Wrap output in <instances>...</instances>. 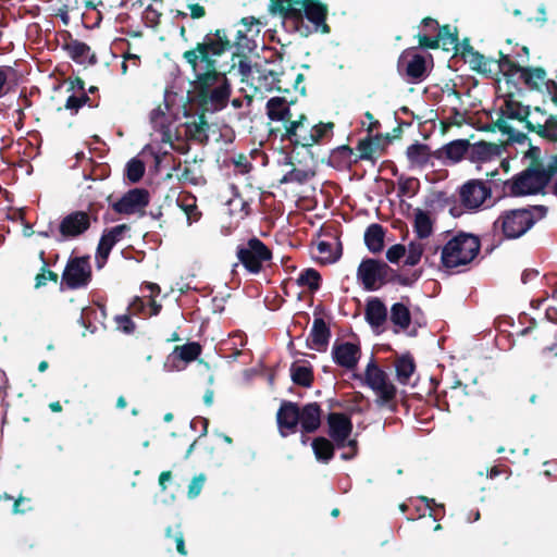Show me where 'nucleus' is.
<instances>
[{"mask_svg": "<svg viewBox=\"0 0 557 557\" xmlns=\"http://www.w3.org/2000/svg\"><path fill=\"white\" fill-rule=\"evenodd\" d=\"M360 356V346L350 342H335L332 347L334 362L348 370H354L357 367Z\"/></svg>", "mask_w": 557, "mask_h": 557, "instance_id": "nucleus-18", "label": "nucleus"}, {"mask_svg": "<svg viewBox=\"0 0 557 557\" xmlns=\"http://www.w3.org/2000/svg\"><path fill=\"white\" fill-rule=\"evenodd\" d=\"M520 81L531 90H540L546 79V71L541 67L520 66Z\"/></svg>", "mask_w": 557, "mask_h": 557, "instance_id": "nucleus-28", "label": "nucleus"}, {"mask_svg": "<svg viewBox=\"0 0 557 557\" xmlns=\"http://www.w3.org/2000/svg\"><path fill=\"white\" fill-rule=\"evenodd\" d=\"M290 377L296 385L310 387L314 379L312 367L299 366L294 362L290 366Z\"/></svg>", "mask_w": 557, "mask_h": 557, "instance_id": "nucleus-43", "label": "nucleus"}, {"mask_svg": "<svg viewBox=\"0 0 557 557\" xmlns=\"http://www.w3.org/2000/svg\"><path fill=\"white\" fill-rule=\"evenodd\" d=\"M414 186H419V181L414 177H405L400 175L398 177V195L399 196H408L410 194L414 195Z\"/></svg>", "mask_w": 557, "mask_h": 557, "instance_id": "nucleus-57", "label": "nucleus"}, {"mask_svg": "<svg viewBox=\"0 0 557 557\" xmlns=\"http://www.w3.org/2000/svg\"><path fill=\"white\" fill-rule=\"evenodd\" d=\"M255 69L257 73H259V79L264 81V86L270 89L276 88L277 90H281L278 72L270 69H261L258 64L255 65Z\"/></svg>", "mask_w": 557, "mask_h": 557, "instance_id": "nucleus-53", "label": "nucleus"}, {"mask_svg": "<svg viewBox=\"0 0 557 557\" xmlns=\"http://www.w3.org/2000/svg\"><path fill=\"white\" fill-rule=\"evenodd\" d=\"M206 475L203 473H200L193 478L188 485V492L187 495L189 498H196L202 491L205 482H206Z\"/></svg>", "mask_w": 557, "mask_h": 557, "instance_id": "nucleus-60", "label": "nucleus"}, {"mask_svg": "<svg viewBox=\"0 0 557 557\" xmlns=\"http://www.w3.org/2000/svg\"><path fill=\"white\" fill-rule=\"evenodd\" d=\"M407 157L410 162L424 166L430 162V158L433 157V153L430 152V148L425 144H413L407 148Z\"/></svg>", "mask_w": 557, "mask_h": 557, "instance_id": "nucleus-45", "label": "nucleus"}, {"mask_svg": "<svg viewBox=\"0 0 557 557\" xmlns=\"http://www.w3.org/2000/svg\"><path fill=\"white\" fill-rule=\"evenodd\" d=\"M406 248L407 252L404 264L408 267L417 265L423 256V245L421 243L410 242Z\"/></svg>", "mask_w": 557, "mask_h": 557, "instance_id": "nucleus-54", "label": "nucleus"}, {"mask_svg": "<svg viewBox=\"0 0 557 557\" xmlns=\"http://www.w3.org/2000/svg\"><path fill=\"white\" fill-rule=\"evenodd\" d=\"M265 110L271 121L283 123V128L293 121L290 103L284 97L270 98L265 103Z\"/></svg>", "mask_w": 557, "mask_h": 557, "instance_id": "nucleus-25", "label": "nucleus"}, {"mask_svg": "<svg viewBox=\"0 0 557 557\" xmlns=\"http://www.w3.org/2000/svg\"><path fill=\"white\" fill-rule=\"evenodd\" d=\"M230 211L232 214H239L240 219L247 218L251 208L247 200H245L238 193L234 195L228 201Z\"/></svg>", "mask_w": 557, "mask_h": 557, "instance_id": "nucleus-51", "label": "nucleus"}, {"mask_svg": "<svg viewBox=\"0 0 557 557\" xmlns=\"http://www.w3.org/2000/svg\"><path fill=\"white\" fill-rule=\"evenodd\" d=\"M406 75L411 82H420L426 73L425 59L421 54H413L405 69Z\"/></svg>", "mask_w": 557, "mask_h": 557, "instance_id": "nucleus-46", "label": "nucleus"}, {"mask_svg": "<svg viewBox=\"0 0 557 557\" xmlns=\"http://www.w3.org/2000/svg\"><path fill=\"white\" fill-rule=\"evenodd\" d=\"M422 275V270L417 269L410 273H399L387 262L381 259L364 258L357 269V280L362 284L366 290H377L386 284H399L401 286H412Z\"/></svg>", "mask_w": 557, "mask_h": 557, "instance_id": "nucleus-3", "label": "nucleus"}, {"mask_svg": "<svg viewBox=\"0 0 557 557\" xmlns=\"http://www.w3.org/2000/svg\"><path fill=\"white\" fill-rule=\"evenodd\" d=\"M381 137V135H376L374 138L367 136L366 138L360 139L357 145L359 153L355 154L354 161L359 162L360 160H368L374 163L375 159L373 158V153L379 146Z\"/></svg>", "mask_w": 557, "mask_h": 557, "instance_id": "nucleus-39", "label": "nucleus"}, {"mask_svg": "<svg viewBox=\"0 0 557 557\" xmlns=\"http://www.w3.org/2000/svg\"><path fill=\"white\" fill-rule=\"evenodd\" d=\"M463 122H465V114L461 113L459 111V109L453 108L451 109V115L449 116V119L447 121H442L441 122L442 129H443V132H445L446 129H448L453 125L461 126L463 124Z\"/></svg>", "mask_w": 557, "mask_h": 557, "instance_id": "nucleus-61", "label": "nucleus"}, {"mask_svg": "<svg viewBox=\"0 0 557 557\" xmlns=\"http://www.w3.org/2000/svg\"><path fill=\"white\" fill-rule=\"evenodd\" d=\"M202 351V347L198 342H189L182 346H175L168 361L172 363V368L181 370L184 367L181 363L187 364L195 361Z\"/></svg>", "mask_w": 557, "mask_h": 557, "instance_id": "nucleus-21", "label": "nucleus"}, {"mask_svg": "<svg viewBox=\"0 0 557 557\" xmlns=\"http://www.w3.org/2000/svg\"><path fill=\"white\" fill-rule=\"evenodd\" d=\"M239 24L243 25L244 29L249 34V33H253L255 35H258L260 33V29H259V25H260V22L258 18H256L255 16H246V17H243L240 21H239Z\"/></svg>", "mask_w": 557, "mask_h": 557, "instance_id": "nucleus-64", "label": "nucleus"}, {"mask_svg": "<svg viewBox=\"0 0 557 557\" xmlns=\"http://www.w3.org/2000/svg\"><path fill=\"white\" fill-rule=\"evenodd\" d=\"M128 230L129 226L127 224H120L104 230L96 251V262L99 269L106 264L112 248L123 238L124 233Z\"/></svg>", "mask_w": 557, "mask_h": 557, "instance_id": "nucleus-17", "label": "nucleus"}, {"mask_svg": "<svg viewBox=\"0 0 557 557\" xmlns=\"http://www.w3.org/2000/svg\"><path fill=\"white\" fill-rule=\"evenodd\" d=\"M322 408L318 403H309L300 407L299 424L301 433L311 434L321 426Z\"/></svg>", "mask_w": 557, "mask_h": 557, "instance_id": "nucleus-22", "label": "nucleus"}, {"mask_svg": "<svg viewBox=\"0 0 557 557\" xmlns=\"http://www.w3.org/2000/svg\"><path fill=\"white\" fill-rule=\"evenodd\" d=\"M530 108L513 100L506 102V116L510 120L524 122L529 132L536 133L541 138L557 143V116L549 115L544 123H533L529 120Z\"/></svg>", "mask_w": 557, "mask_h": 557, "instance_id": "nucleus-8", "label": "nucleus"}, {"mask_svg": "<svg viewBox=\"0 0 557 557\" xmlns=\"http://www.w3.org/2000/svg\"><path fill=\"white\" fill-rule=\"evenodd\" d=\"M394 366L397 381L403 385L408 384L416 370L413 358L409 354L403 355L396 358Z\"/></svg>", "mask_w": 557, "mask_h": 557, "instance_id": "nucleus-37", "label": "nucleus"}, {"mask_svg": "<svg viewBox=\"0 0 557 557\" xmlns=\"http://www.w3.org/2000/svg\"><path fill=\"white\" fill-rule=\"evenodd\" d=\"M413 230L420 239L428 238L433 232V222L429 212L417 209L414 212Z\"/></svg>", "mask_w": 557, "mask_h": 557, "instance_id": "nucleus-42", "label": "nucleus"}, {"mask_svg": "<svg viewBox=\"0 0 557 557\" xmlns=\"http://www.w3.org/2000/svg\"><path fill=\"white\" fill-rule=\"evenodd\" d=\"M231 60L232 64L228 65V63L222 59V62L226 64V70L228 73L232 69L237 66L238 73L242 76V82H247L252 72L250 58L246 54V52L232 51Z\"/></svg>", "mask_w": 557, "mask_h": 557, "instance_id": "nucleus-36", "label": "nucleus"}, {"mask_svg": "<svg viewBox=\"0 0 557 557\" xmlns=\"http://www.w3.org/2000/svg\"><path fill=\"white\" fill-rule=\"evenodd\" d=\"M153 4H149L144 13L143 21L147 27L157 29L161 22V8L163 4V0H152Z\"/></svg>", "mask_w": 557, "mask_h": 557, "instance_id": "nucleus-49", "label": "nucleus"}, {"mask_svg": "<svg viewBox=\"0 0 557 557\" xmlns=\"http://www.w3.org/2000/svg\"><path fill=\"white\" fill-rule=\"evenodd\" d=\"M466 387L460 381H456L448 389L436 391L437 407L447 411L461 407L467 399Z\"/></svg>", "mask_w": 557, "mask_h": 557, "instance_id": "nucleus-19", "label": "nucleus"}, {"mask_svg": "<svg viewBox=\"0 0 557 557\" xmlns=\"http://www.w3.org/2000/svg\"><path fill=\"white\" fill-rule=\"evenodd\" d=\"M480 238L473 234L459 232L441 250L442 267L453 270L471 263L479 255Z\"/></svg>", "mask_w": 557, "mask_h": 557, "instance_id": "nucleus-5", "label": "nucleus"}, {"mask_svg": "<svg viewBox=\"0 0 557 557\" xmlns=\"http://www.w3.org/2000/svg\"><path fill=\"white\" fill-rule=\"evenodd\" d=\"M312 449L315 458L322 462H329L334 457L335 444L325 437H315L312 441Z\"/></svg>", "mask_w": 557, "mask_h": 557, "instance_id": "nucleus-41", "label": "nucleus"}, {"mask_svg": "<svg viewBox=\"0 0 557 557\" xmlns=\"http://www.w3.org/2000/svg\"><path fill=\"white\" fill-rule=\"evenodd\" d=\"M391 321L400 330H407L411 324L409 308L403 302H395L391 308Z\"/></svg>", "mask_w": 557, "mask_h": 557, "instance_id": "nucleus-44", "label": "nucleus"}, {"mask_svg": "<svg viewBox=\"0 0 557 557\" xmlns=\"http://www.w3.org/2000/svg\"><path fill=\"white\" fill-rule=\"evenodd\" d=\"M300 407L298 404L283 400L276 412V423L283 437L294 434L298 430Z\"/></svg>", "mask_w": 557, "mask_h": 557, "instance_id": "nucleus-16", "label": "nucleus"}, {"mask_svg": "<svg viewBox=\"0 0 557 557\" xmlns=\"http://www.w3.org/2000/svg\"><path fill=\"white\" fill-rule=\"evenodd\" d=\"M14 73V69L11 66H0V98L8 92V81L10 74Z\"/></svg>", "mask_w": 557, "mask_h": 557, "instance_id": "nucleus-63", "label": "nucleus"}, {"mask_svg": "<svg viewBox=\"0 0 557 557\" xmlns=\"http://www.w3.org/2000/svg\"><path fill=\"white\" fill-rule=\"evenodd\" d=\"M180 181L187 182L193 186H199L206 184V180L200 171L185 166L180 175Z\"/></svg>", "mask_w": 557, "mask_h": 557, "instance_id": "nucleus-55", "label": "nucleus"}, {"mask_svg": "<svg viewBox=\"0 0 557 557\" xmlns=\"http://www.w3.org/2000/svg\"><path fill=\"white\" fill-rule=\"evenodd\" d=\"M100 209V205L90 202L86 210L72 211L63 216L58 226L60 238L57 240H71L84 235L90 228L92 223H97L99 221Z\"/></svg>", "mask_w": 557, "mask_h": 557, "instance_id": "nucleus-7", "label": "nucleus"}, {"mask_svg": "<svg viewBox=\"0 0 557 557\" xmlns=\"http://www.w3.org/2000/svg\"><path fill=\"white\" fill-rule=\"evenodd\" d=\"M218 32H220L221 34L224 33V36L226 37V39L228 40V44H230L228 49H226L224 51V57L228 52H232L233 48H235V51H239V52H251L255 49V47H256L255 40L248 36V33L244 28L243 29H238L236 32L234 40H232V38L230 37L228 32H227L226 28L210 29L202 37V40L200 42H205L207 37L214 38L213 34H215Z\"/></svg>", "mask_w": 557, "mask_h": 557, "instance_id": "nucleus-20", "label": "nucleus"}, {"mask_svg": "<svg viewBox=\"0 0 557 557\" xmlns=\"http://www.w3.org/2000/svg\"><path fill=\"white\" fill-rule=\"evenodd\" d=\"M418 39L421 48L437 49L442 47L445 51L454 50L455 53L459 51L457 28L451 27L449 24L441 26L433 37L419 34Z\"/></svg>", "mask_w": 557, "mask_h": 557, "instance_id": "nucleus-12", "label": "nucleus"}, {"mask_svg": "<svg viewBox=\"0 0 557 557\" xmlns=\"http://www.w3.org/2000/svg\"><path fill=\"white\" fill-rule=\"evenodd\" d=\"M39 258L42 261V267L40 269V272L37 273V275L35 276V288L37 289L46 286L48 281H51L53 283H57L59 281L58 273L47 269L48 263L46 261L44 250L39 252Z\"/></svg>", "mask_w": 557, "mask_h": 557, "instance_id": "nucleus-50", "label": "nucleus"}, {"mask_svg": "<svg viewBox=\"0 0 557 557\" xmlns=\"http://www.w3.org/2000/svg\"><path fill=\"white\" fill-rule=\"evenodd\" d=\"M297 284L300 287H308L310 292H317L322 282L321 274L313 268H307L300 272Z\"/></svg>", "mask_w": 557, "mask_h": 557, "instance_id": "nucleus-47", "label": "nucleus"}, {"mask_svg": "<svg viewBox=\"0 0 557 557\" xmlns=\"http://www.w3.org/2000/svg\"><path fill=\"white\" fill-rule=\"evenodd\" d=\"M545 206L505 210L493 223V234L485 233L482 239L490 246L488 251L498 247L504 239H517L523 236L536 222L545 216Z\"/></svg>", "mask_w": 557, "mask_h": 557, "instance_id": "nucleus-2", "label": "nucleus"}, {"mask_svg": "<svg viewBox=\"0 0 557 557\" xmlns=\"http://www.w3.org/2000/svg\"><path fill=\"white\" fill-rule=\"evenodd\" d=\"M385 230L381 224L373 223L364 232V244L372 253H379L384 248Z\"/></svg>", "mask_w": 557, "mask_h": 557, "instance_id": "nucleus-32", "label": "nucleus"}, {"mask_svg": "<svg viewBox=\"0 0 557 557\" xmlns=\"http://www.w3.org/2000/svg\"><path fill=\"white\" fill-rule=\"evenodd\" d=\"M205 114L206 113L200 112L198 116V122H195L187 126V131L190 135V138L199 143H207L209 139L208 131L210 126L208 121L206 120Z\"/></svg>", "mask_w": 557, "mask_h": 557, "instance_id": "nucleus-48", "label": "nucleus"}, {"mask_svg": "<svg viewBox=\"0 0 557 557\" xmlns=\"http://www.w3.org/2000/svg\"><path fill=\"white\" fill-rule=\"evenodd\" d=\"M145 163L137 158L131 159L126 164V177L131 183H138L145 174Z\"/></svg>", "mask_w": 557, "mask_h": 557, "instance_id": "nucleus-52", "label": "nucleus"}, {"mask_svg": "<svg viewBox=\"0 0 557 557\" xmlns=\"http://www.w3.org/2000/svg\"><path fill=\"white\" fill-rule=\"evenodd\" d=\"M236 257L247 272L259 274L264 264L272 260L273 253L261 239L253 236L237 245Z\"/></svg>", "mask_w": 557, "mask_h": 557, "instance_id": "nucleus-9", "label": "nucleus"}, {"mask_svg": "<svg viewBox=\"0 0 557 557\" xmlns=\"http://www.w3.org/2000/svg\"><path fill=\"white\" fill-rule=\"evenodd\" d=\"M407 248L403 244H395L386 250V259L388 262L396 264L406 256Z\"/></svg>", "mask_w": 557, "mask_h": 557, "instance_id": "nucleus-59", "label": "nucleus"}, {"mask_svg": "<svg viewBox=\"0 0 557 557\" xmlns=\"http://www.w3.org/2000/svg\"><path fill=\"white\" fill-rule=\"evenodd\" d=\"M296 16L293 27L302 37L310 36L313 32L329 34L330 25L326 23L329 5L320 0H296Z\"/></svg>", "mask_w": 557, "mask_h": 557, "instance_id": "nucleus-4", "label": "nucleus"}, {"mask_svg": "<svg viewBox=\"0 0 557 557\" xmlns=\"http://www.w3.org/2000/svg\"><path fill=\"white\" fill-rule=\"evenodd\" d=\"M205 42H196L183 52L182 59L190 67L194 102L202 113H216L224 110L232 95V84L227 77L226 64L222 62L230 44L224 33L213 34Z\"/></svg>", "mask_w": 557, "mask_h": 557, "instance_id": "nucleus-1", "label": "nucleus"}, {"mask_svg": "<svg viewBox=\"0 0 557 557\" xmlns=\"http://www.w3.org/2000/svg\"><path fill=\"white\" fill-rule=\"evenodd\" d=\"M116 326L125 334H132L135 331V323L128 314H121L115 317Z\"/></svg>", "mask_w": 557, "mask_h": 557, "instance_id": "nucleus-62", "label": "nucleus"}, {"mask_svg": "<svg viewBox=\"0 0 557 557\" xmlns=\"http://www.w3.org/2000/svg\"><path fill=\"white\" fill-rule=\"evenodd\" d=\"M354 377L362 381L370 388L377 384H383L388 379L386 372L376 364L374 359H371L368 363L363 376L361 374H354Z\"/></svg>", "mask_w": 557, "mask_h": 557, "instance_id": "nucleus-35", "label": "nucleus"}, {"mask_svg": "<svg viewBox=\"0 0 557 557\" xmlns=\"http://www.w3.org/2000/svg\"><path fill=\"white\" fill-rule=\"evenodd\" d=\"M327 434L334 442L336 448H345L348 437L352 433V421L343 412H330L327 414Z\"/></svg>", "mask_w": 557, "mask_h": 557, "instance_id": "nucleus-15", "label": "nucleus"}, {"mask_svg": "<svg viewBox=\"0 0 557 557\" xmlns=\"http://www.w3.org/2000/svg\"><path fill=\"white\" fill-rule=\"evenodd\" d=\"M492 196V188L481 180H469L459 188V200L469 210H478Z\"/></svg>", "mask_w": 557, "mask_h": 557, "instance_id": "nucleus-11", "label": "nucleus"}, {"mask_svg": "<svg viewBox=\"0 0 557 557\" xmlns=\"http://www.w3.org/2000/svg\"><path fill=\"white\" fill-rule=\"evenodd\" d=\"M371 389L377 395L375 400L377 406H387L395 410L397 388L393 383L388 381V379L384 381L383 384H377Z\"/></svg>", "mask_w": 557, "mask_h": 557, "instance_id": "nucleus-33", "label": "nucleus"}, {"mask_svg": "<svg viewBox=\"0 0 557 557\" xmlns=\"http://www.w3.org/2000/svg\"><path fill=\"white\" fill-rule=\"evenodd\" d=\"M504 150L503 144L487 143L480 140L470 144L469 160L471 162H487L502 156Z\"/></svg>", "mask_w": 557, "mask_h": 557, "instance_id": "nucleus-23", "label": "nucleus"}, {"mask_svg": "<svg viewBox=\"0 0 557 557\" xmlns=\"http://www.w3.org/2000/svg\"><path fill=\"white\" fill-rule=\"evenodd\" d=\"M331 330L322 318H315L310 331V338L312 341L311 348L318 351H325L330 342Z\"/></svg>", "mask_w": 557, "mask_h": 557, "instance_id": "nucleus-27", "label": "nucleus"}, {"mask_svg": "<svg viewBox=\"0 0 557 557\" xmlns=\"http://www.w3.org/2000/svg\"><path fill=\"white\" fill-rule=\"evenodd\" d=\"M366 321L372 327L382 326L387 320V309L384 302L377 298L373 297L368 299L364 310Z\"/></svg>", "mask_w": 557, "mask_h": 557, "instance_id": "nucleus-26", "label": "nucleus"}, {"mask_svg": "<svg viewBox=\"0 0 557 557\" xmlns=\"http://www.w3.org/2000/svg\"><path fill=\"white\" fill-rule=\"evenodd\" d=\"M308 180V173L305 170L293 168L280 180L281 184L298 183L304 184Z\"/></svg>", "mask_w": 557, "mask_h": 557, "instance_id": "nucleus-58", "label": "nucleus"}, {"mask_svg": "<svg viewBox=\"0 0 557 557\" xmlns=\"http://www.w3.org/2000/svg\"><path fill=\"white\" fill-rule=\"evenodd\" d=\"M354 159V149L348 145H342L331 151L329 164L336 170L350 169L356 163Z\"/></svg>", "mask_w": 557, "mask_h": 557, "instance_id": "nucleus-30", "label": "nucleus"}, {"mask_svg": "<svg viewBox=\"0 0 557 557\" xmlns=\"http://www.w3.org/2000/svg\"><path fill=\"white\" fill-rule=\"evenodd\" d=\"M150 202V194L146 188H132L112 205L119 214L143 212Z\"/></svg>", "mask_w": 557, "mask_h": 557, "instance_id": "nucleus-14", "label": "nucleus"}, {"mask_svg": "<svg viewBox=\"0 0 557 557\" xmlns=\"http://www.w3.org/2000/svg\"><path fill=\"white\" fill-rule=\"evenodd\" d=\"M63 48L76 63H84L87 59H89L90 64H95L97 62L96 55L94 53L90 54V47L78 39L71 38Z\"/></svg>", "mask_w": 557, "mask_h": 557, "instance_id": "nucleus-29", "label": "nucleus"}, {"mask_svg": "<svg viewBox=\"0 0 557 557\" xmlns=\"http://www.w3.org/2000/svg\"><path fill=\"white\" fill-rule=\"evenodd\" d=\"M470 143L468 139H456L433 152V157L438 160H449L453 163L461 161L465 156L469 157Z\"/></svg>", "mask_w": 557, "mask_h": 557, "instance_id": "nucleus-24", "label": "nucleus"}, {"mask_svg": "<svg viewBox=\"0 0 557 557\" xmlns=\"http://www.w3.org/2000/svg\"><path fill=\"white\" fill-rule=\"evenodd\" d=\"M498 57L499 58L495 60V65L493 66V74H498L502 72L505 78L509 82L515 75L518 74L521 65L512 61L510 55L504 53L503 51L498 52Z\"/></svg>", "mask_w": 557, "mask_h": 557, "instance_id": "nucleus-38", "label": "nucleus"}, {"mask_svg": "<svg viewBox=\"0 0 557 557\" xmlns=\"http://www.w3.org/2000/svg\"><path fill=\"white\" fill-rule=\"evenodd\" d=\"M92 280V269L89 256L73 257L67 259L61 275L60 289L70 290L86 288Z\"/></svg>", "mask_w": 557, "mask_h": 557, "instance_id": "nucleus-10", "label": "nucleus"}, {"mask_svg": "<svg viewBox=\"0 0 557 557\" xmlns=\"http://www.w3.org/2000/svg\"><path fill=\"white\" fill-rule=\"evenodd\" d=\"M311 132L312 123L306 114L301 113L297 119L286 124L284 131L281 132V140L289 141L294 146L308 148Z\"/></svg>", "mask_w": 557, "mask_h": 557, "instance_id": "nucleus-13", "label": "nucleus"}, {"mask_svg": "<svg viewBox=\"0 0 557 557\" xmlns=\"http://www.w3.org/2000/svg\"><path fill=\"white\" fill-rule=\"evenodd\" d=\"M335 124L333 122H319L312 124V132L310 133L311 138L309 140V147L314 145H321L332 139L334 135Z\"/></svg>", "mask_w": 557, "mask_h": 557, "instance_id": "nucleus-40", "label": "nucleus"}, {"mask_svg": "<svg viewBox=\"0 0 557 557\" xmlns=\"http://www.w3.org/2000/svg\"><path fill=\"white\" fill-rule=\"evenodd\" d=\"M463 60L469 63L472 71L479 74L488 76L494 72L493 66L495 65V59L486 58L476 50L467 55Z\"/></svg>", "mask_w": 557, "mask_h": 557, "instance_id": "nucleus-34", "label": "nucleus"}, {"mask_svg": "<svg viewBox=\"0 0 557 557\" xmlns=\"http://www.w3.org/2000/svg\"><path fill=\"white\" fill-rule=\"evenodd\" d=\"M548 186L547 175L544 169L529 165L522 172L513 175L510 180L503 182L502 196L523 197L529 195H545Z\"/></svg>", "mask_w": 557, "mask_h": 557, "instance_id": "nucleus-6", "label": "nucleus"}, {"mask_svg": "<svg viewBox=\"0 0 557 557\" xmlns=\"http://www.w3.org/2000/svg\"><path fill=\"white\" fill-rule=\"evenodd\" d=\"M197 424H200V428H202V431H201L200 435L189 445L188 449L186 450V454H185L186 459L191 455L195 447L200 443L201 437H203L208 434L209 420L207 418L197 417V418L193 419L190 422V426L196 428Z\"/></svg>", "mask_w": 557, "mask_h": 557, "instance_id": "nucleus-56", "label": "nucleus"}, {"mask_svg": "<svg viewBox=\"0 0 557 557\" xmlns=\"http://www.w3.org/2000/svg\"><path fill=\"white\" fill-rule=\"evenodd\" d=\"M176 202L178 208L186 214L189 225L201 219L202 213L198 209L197 198L191 193H181Z\"/></svg>", "mask_w": 557, "mask_h": 557, "instance_id": "nucleus-31", "label": "nucleus"}]
</instances>
